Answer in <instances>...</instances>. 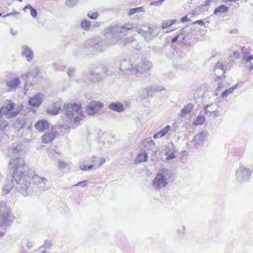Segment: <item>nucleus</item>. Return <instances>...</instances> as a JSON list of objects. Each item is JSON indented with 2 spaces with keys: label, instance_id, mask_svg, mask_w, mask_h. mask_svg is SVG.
I'll return each instance as SVG.
<instances>
[{
  "label": "nucleus",
  "instance_id": "obj_1",
  "mask_svg": "<svg viewBox=\"0 0 253 253\" xmlns=\"http://www.w3.org/2000/svg\"><path fill=\"white\" fill-rule=\"evenodd\" d=\"M133 24L129 23L119 26L118 24H112L106 27L104 30L106 40L105 42L97 40H89L87 43L91 45L95 51L101 52L106 49L107 47L121 44V40L126 35L127 31L133 28Z\"/></svg>",
  "mask_w": 253,
  "mask_h": 253
},
{
  "label": "nucleus",
  "instance_id": "obj_2",
  "mask_svg": "<svg viewBox=\"0 0 253 253\" xmlns=\"http://www.w3.org/2000/svg\"><path fill=\"white\" fill-rule=\"evenodd\" d=\"M9 166L12 171V177L19 186L17 187L24 196H27L30 191L29 183L31 176L28 175V168L24 161L21 158H16L10 162Z\"/></svg>",
  "mask_w": 253,
  "mask_h": 253
},
{
  "label": "nucleus",
  "instance_id": "obj_3",
  "mask_svg": "<svg viewBox=\"0 0 253 253\" xmlns=\"http://www.w3.org/2000/svg\"><path fill=\"white\" fill-rule=\"evenodd\" d=\"M63 109L66 115L71 122L70 125L63 126V127H64V128L67 129V131H68L71 127H73L72 123H77L83 119L84 116L81 111V106L77 105L76 103L65 104Z\"/></svg>",
  "mask_w": 253,
  "mask_h": 253
},
{
  "label": "nucleus",
  "instance_id": "obj_4",
  "mask_svg": "<svg viewBox=\"0 0 253 253\" xmlns=\"http://www.w3.org/2000/svg\"><path fill=\"white\" fill-rule=\"evenodd\" d=\"M107 71L105 66L92 65L89 69V75L87 80L92 83L100 82L105 78Z\"/></svg>",
  "mask_w": 253,
  "mask_h": 253
},
{
  "label": "nucleus",
  "instance_id": "obj_5",
  "mask_svg": "<svg viewBox=\"0 0 253 253\" xmlns=\"http://www.w3.org/2000/svg\"><path fill=\"white\" fill-rule=\"evenodd\" d=\"M14 220L13 216L10 213V208L6 203L0 202V226H10Z\"/></svg>",
  "mask_w": 253,
  "mask_h": 253
},
{
  "label": "nucleus",
  "instance_id": "obj_6",
  "mask_svg": "<svg viewBox=\"0 0 253 253\" xmlns=\"http://www.w3.org/2000/svg\"><path fill=\"white\" fill-rule=\"evenodd\" d=\"M6 85L8 87L10 91L16 90L20 84L19 77L16 76L11 73H7L4 79Z\"/></svg>",
  "mask_w": 253,
  "mask_h": 253
},
{
  "label": "nucleus",
  "instance_id": "obj_7",
  "mask_svg": "<svg viewBox=\"0 0 253 253\" xmlns=\"http://www.w3.org/2000/svg\"><path fill=\"white\" fill-rule=\"evenodd\" d=\"M251 170L244 166H241L235 172L236 180L240 182H247L250 179Z\"/></svg>",
  "mask_w": 253,
  "mask_h": 253
},
{
  "label": "nucleus",
  "instance_id": "obj_8",
  "mask_svg": "<svg viewBox=\"0 0 253 253\" xmlns=\"http://www.w3.org/2000/svg\"><path fill=\"white\" fill-rule=\"evenodd\" d=\"M153 67L152 63L148 60L141 59L133 68V72L143 75L147 73Z\"/></svg>",
  "mask_w": 253,
  "mask_h": 253
},
{
  "label": "nucleus",
  "instance_id": "obj_9",
  "mask_svg": "<svg viewBox=\"0 0 253 253\" xmlns=\"http://www.w3.org/2000/svg\"><path fill=\"white\" fill-rule=\"evenodd\" d=\"M104 104L99 101H92L89 103L86 109V113L89 116H93L98 113L103 107Z\"/></svg>",
  "mask_w": 253,
  "mask_h": 253
},
{
  "label": "nucleus",
  "instance_id": "obj_10",
  "mask_svg": "<svg viewBox=\"0 0 253 253\" xmlns=\"http://www.w3.org/2000/svg\"><path fill=\"white\" fill-rule=\"evenodd\" d=\"M137 32L143 37L146 41H148L153 35V29L149 25H143L141 28L137 29Z\"/></svg>",
  "mask_w": 253,
  "mask_h": 253
},
{
  "label": "nucleus",
  "instance_id": "obj_11",
  "mask_svg": "<svg viewBox=\"0 0 253 253\" xmlns=\"http://www.w3.org/2000/svg\"><path fill=\"white\" fill-rule=\"evenodd\" d=\"M134 67L129 59H124L122 60L120 64V70L122 75H126L127 72L133 71Z\"/></svg>",
  "mask_w": 253,
  "mask_h": 253
},
{
  "label": "nucleus",
  "instance_id": "obj_12",
  "mask_svg": "<svg viewBox=\"0 0 253 253\" xmlns=\"http://www.w3.org/2000/svg\"><path fill=\"white\" fill-rule=\"evenodd\" d=\"M168 182L165 179L163 178L161 175L157 174L153 181V185L155 189L159 190L165 187Z\"/></svg>",
  "mask_w": 253,
  "mask_h": 253
},
{
  "label": "nucleus",
  "instance_id": "obj_13",
  "mask_svg": "<svg viewBox=\"0 0 253 253\" xmlns=\"http://www.w3.org/2000/svg\"><path fill=\"white\" fill-rule=\"evenodd\" d=\"M44 98V95L43 94L37 93L33 97L29 99L28 104L32 107H38L42 104Z\"/></svg>",
  "mask_w": 253,
  "mask_h": 253
},
{
  "label": "nucleus",
  "instance_id": "obj_14",
  "mask_svg": "<svg viewBox=\"0 0 253 253\" xmlns=\"http://www.w3.org/2000/svg\"><path fill=\"white\" fill-rule=\"evenodd\" d=\"M31 180L36 184H38L40 187L42 188V190L45 191L48 190V187L45 186L47 180L43 177H41L37 174L33 175Z\"/></svg>",
  "mask_w": 253,
  "mask_h": 253
},
{
  "label": "nucleus",
  "instance_id": "obj_15",
  "mask_svg": "<svg viewBox=\"0 0 253 253\" xmlns=\"http://www.w3.org/2000/svg\"><path fill=\"white\" fill-rule=\"evenodd\" d=\"M15 107V104L10 100H6L5 102L4 105L0 108L3 114L5 115H8L13 111H14Z\"/></svg>",
  "mask_w": 253,
  "mask_h": 253
},
{
  "label": "nucleus",
  "instance_id": "obj_16",
  "mask_svg": "<svg viewBox=\"0 0 253 253\" xmlns=\"http://www.w3.org/2000/svg\"><path fill=\"white\" fill-rule=\"evenodd\" d=\"M148 96L152 97L153 95V92L157 91L165 90V88L163 86H160L156 84H151L146 87L144 89Z\"/></svg>",
  "mask_w": 253,
  "mask_h": 253
},
{
  "label": "nucleus",
  "instance_id": "obj_17",
  "mask_svg": "<svg viewBox=\"0 0 253 253\" xmlns=\"http://www.w3.org/2000/svg\"><path fill=\"white\" fill-rule=\"evenodd\" d=\"M21 48V55L25 56L27 61H31L34 57L32 49L27 45H22Z\"/></svg>",
  "mask_w": 253,
  "mask_h": 253
},
{
  "label": "nucleus",
  "instance_id": "obj_18",
  "mask_svg": "<svg viewBox=\"0 0 253 253\" xmlns=\"http://www.w3.org/2000/svg\"><path fill=\"white\" fill-rule=\"evenodd\" d=\"M57 131H47L42 136V142L44 143L51 142L55 138Z\"/></svg>",
  "mask_w": 253,
  "mask_h": 253
},
{
  "label": "nucleus",
  "instance_id": "obj_19",
  "mask_svg": "<svg viewBox=\"0 0 253 253\" xmlns=\"http://www.w3.org/2000/svg\"><path fill=\"white\" fill-rule=\"evenodd\" d=\"M61 110V106L58 102H55L48 107L46 110V113L51 115H57Z\"/></svg>",
  "mask_w": 253,
  "mask_h": 253
},
{
  "label": "nucleus",
  "instance_id": "obj_20",
  "mask_svg": "<svg viewBox=\"0 0 253 253\" xmlns=\"http://www.w3.org/2000/svg\"><path fill=\"white\" fill-rule=\"evenodd\" d=\"M109 109L117 112H123L125 111V106L119 102H111L108 106Z\"/></svg>",
  "mask_w": 253,
  "mask_h": 253
},
{
  "label": "nucleus",
  "instance_id": "obj_21",
  "mask_svg": "<svg viewBox=\"0 0 253 253\" xmlns=\"http://www.w3.org/2000/svg\"><path fill=\"white\" fill-rule=\"evenodd\" d=\"M35 127L40 131H43L49 127V123L45 120L38 121L34 126Z\"/></svg>",
  "mask_w": 253,
  "mask_h": 253
},
{
  "label": "nucleus",
  "instance_id": "obj_22",
  "mask_svg": "<svg viewBox=\"0 0 253 253\" xmlns=\"http://www.w3.org/2000/svg\"><path fill=\"white\" fill-rule=\"evenodd\" d=\"M194 108L193 104L189 103L185 105L184 108L181 110L180 117L184 118L187 114H190Z\"/></svg>",
  "mask_w": 253,
  "mask_h": 253
},
{
  "label": "nucleus",
  "instance_id": "obj_23",
  "mask_svg": "<svg viewBox=\"0 0 253 253\" xmlns=\"http://www.w3.org/2000/svg\"><path fill=\"white\" fill-rule=\"evenodd\" d=\"M170 128L171 127L170 126H167L164 128L161 129L160 131L154 134L153 135V137L154 138H158L165 136L167 134V133L169 132V131L170 130Z\"/></svg>",
  "mask_w": 253,
  "mask_h": 253
},
{
  "label": "nucleus",
  "instance_id": "obj_24",
  "mask_svg": "<svg viewBox=\"0 0 253 253\" xmlns=\"http://www.w3.org/2000/svg\"><path fill=\"white\" fill-rule=\"evenodd\" d=\"M14 187V182L10 181L6 183L2 188V192L4 195L7 194Z\"/></svg>",
  "mask_w": 253,
  "mask_h": 253
},
{
  "label": "nucleus",
  "instance_id": "obj_25",
  "mask_svg": "<svg viewBox=\"0 0 253 253\" xmlns=\"http://www.w3.org/2000/svg\"><path fill=\"white\" fill-rule=\"evenodd\" d=\"M205 139V133L203 131L196 134L192 141H195L197 144H200Z\"/></svg>",
  "mask_w": 253,
  "mask_h": 253
},
{
  "label": "nucleus",
  "instance_id": "obj_26",
  "mask_svg": "<svg viewBox=\"0 0 253 253\" xmlns=\"http://www.w3.org/2000/svg\"><path fill=\"white\" fill-rule=\"evenodd\" d=\"M148 159V155L146 153L144 152L139 154L136 159L135 160V163L136 164L141 163L147 161Z\"/></svg>",
  "mask_w": 253,
  "mask_h": 253
},
{
  "label": "nucleus",
  "instance_id": "obj_27",
  "mask_svg": "<svg viewBox=\"0 0 253 253\" xmlns=\"http://www.w3.org/2000/svg\"><path fill=\"white\" fill-rule=\"evenodd\" d=\"M37 75H38V70H36L35 71L33 70V71L29 72L26 74L22 75L21 76V77L22 79H23L24 80H27L29 76H33L34 77H35ZM24 84H25V86L27 84V81H25V83H24Z\"/></svg>",
  "mask_w": 253,
  "mask_h": 253
},
{
  "label": "nucleus",
  "instance_id": "obj_28",
  "mask_svg": "<svg viewBox=\"0 0 253 253\" xmlns=\"http://www.w3.org/2000/svg\"><path fill=\"white\" fill-rule=\"evenodd\" d=\"M159 174L161 175L163 178L168 181L171 177V171L170 169H163Z\"/></svg>",
  "mask_w": 253,
  "mask_h": 253
},
{
  "label": "nucleus",
  "instance_id": "obj_29",
  "mask_svg": "<svg viewBox=\"0 0 253 253\" xmlns=\"http://www.w3.org/2000/svg\"><path fill=\"white\" fill-rule=\"evenodd\" d=\"M229 7L225 5H221L215 8L214 10V14L216 15L218 13H225L227 12Z\"/></svg>",
  "mask_w": 253,
  "mask_h": 253
},
{
  "label": "nucleus",
  "instance_id": "obj_30",
  "mask_svg": "<svg viewBox=\"0 0 253 253\" xmlns=\"http://www.w3.org/2000/svg\"><path fill=\"white\" fill-rule=\"evenodd\" d=\"M23 109V105H19L18 106L14 108V111H12L9 115V118H14L16 117Z\"/></svg>",
  "mask_w": 253,
  "mask_h": 253
},
{
  "label": "nucleus",
  "instance_id": "obj_31",
  "mask_svg": "<svg viewBox=\"0 0 253 253\" xmlns=\"http://www.w3.org/2000/svg\"><path fill=\"white\" fill-rule=\"evenodd\" d=\"M27 9H29L30 10L31 15L33 17L36 18L37 17L38 14L37 10L35 8H33L30 4H27L23 8L24 10H25Z\"/></svg>",
  "mask_w": 253,
  "mask_h": 253
},
{
  "label": "nucleus",
  "instance_id": "obj_32",
  "mask_svg": "<svg viewBox=\"0 0 253 253\" xmlns=\"http://www.w3.org/2000/svg\"><path fill=\"white\" fill-rule=\"evenodd\" d=\"M69 167V166L67 163L61 160L58 161V167L60 170H68Z\"/></svg>",
  "mask_w": 253,
  "mask_h": 253
},
{
  "label": "nucleus",
  "instance_id": "obj_33",
  "mask_svg": "<svg viewBox=\"0 0 253 253\" xmlns=\"http://www.w3.org/2000/svg\"><path fill=\"white\" fill-rule=\"evenodd\" d=\"M243 58L246 62V66L250 67L252 69H253V57L252 56H245Z\"/></svg>",
  "mask_w": 253,
  "mask_h": 253
},
{
  "label": "nucleus",
  "instance_id": "obj_34",
  "mask_svg": "<svg viewBox=\"0 0 253 253\" xmlns=\"http://www.w3.org/2000/svg\"><path fill=\"white\" fill-rule=\"evenodd\" d=\"M238 85V84H236L235 85H233L231 87H230L223 91L221 93V96L224 97L227 96L229 93H231L233 90L236 88L237 86Z\"/></svg>",
  "mask_w": 253,
  "mask_h": 253
},
{
  "label": "nucleus",
  "instance_id": "obj_35",
  "mask_svg": "<svg viewBox=\"0 0 253 253\" xmlns=\"http://www.w3.org/2000/svg\"><path fill=\"white\" fill-rule=\"evenodd\" d=\"M206 119L203 115L198 116L194 122L195 125H202L205 122Z\"/></svg>",
  "mask_w": 253,
  "mask_h": 253
},
{
  "label": "nucleus",
  "instance_id": "obj_36",
  "mask_svg": "<svg viewBox=\"0 0 253 253\" xmlns=\"http://www.w3.org/2000/svg\"><path fill=\"white\" fill-rule=\"evenodd\" d=\"M81 27L85 31H87L89 29L91 26L90 22L87 20H84L81 23Z\"/></svg>",
  "mask_w": 253,
  "mask_h": 253
},
{
  "label": "nucleus",
  "instance_id": "obj_37",
  "mask_svg": "<svg viewBox=\"0 0 253 253\" xmlns=\"http://www.w3.org/2000/svg\"><path fill=\"white\" fill-rule=\"evenodd\" d=\"M223 70H225L223 64L220 62H217L214 69V72L220 71V73L221 72V73H223Z\"/></svg>",
  "mask_w": 253,
  "mask_h": 253
},
{
  "label": "nucleus",
  "instance_id": "obj_38",
  "mask_svg": "<svg viewBox=\"0 0 253 253\" xmlns=\"http://www.w3.org/2000/svg\"><path fill=\"white\" fill-rule=\"evenodd\" d=\"M176 21V19L165 21L162 23V28L165 29L173 25Z\"/></svg>",
  "mask_w": 253,
  "mask_h": 253
},
{
  "label": "nucleus",
  "instance_id": "obj_39",
  "mask_svg": "<svg viewBox=\"0 0 253 253\" xmlns=\"http://www.w3.org/2000/svg\"><path fill=\"white\" fill-rule=\"evenodd\" d=\"M241 52L244 55L243 57L246 56H249L248 55L250 54L251 48L249 46H244L242 47Z\"/></svg>",
  "mask_w": 253,
  "mask_h": 253
},
{
  "label": "nucleus",
  "instance_id": "obj_40",
  "mask_svg": "<svg viewBox=\"0 0 253 253\" xmlns=\"http://www.w3.org/2000/svg\"><path fill=\"white\" fill-rule=\"evenodd\" d=\"M78 1L79 0H67L65 3L68 6L73 7L77 4Z\"/></svg>",
  "mask_w": 253,
  "mask_h": 253
},
{
  "label": "nucleus",
  "instance_id": "obj_41",
  "mask_svg": "<svg viewBox=\"0 0 253 253\" xmlns=\"http://www.w3.org/2000/svg\"><path fill=\"white\" fill-rule=\"evenodd\" d=\"M174 151L175 148L173 143H172L171 142L169 143L168 144V146L166 147V152H174Z\"/></svg>",
  "mask_w": 253,
  "mask_h": 253
},
{
  "label": "nucleus",
  "instance_id": "obj_42",
  "mask_svg": "<svg viewBox=\"0 0 253 253\" xmlns=\"http://www.w3.org/2000/svg\"><path fill=\"white\" fill-rule=\"evenodd\" d=\"M165 155L166 156H167L166 159L168 160H172L175 158V155L174 152H165Z\"/></svg>",
  "mask_w": 253,
  "mask_h": 253
},
{
  "label": "nucleus",
  "instance_id": "obj_43",
  "mask_svg": "<svg viewBox=\"0 0 253 253\" xmlns=\"http://www.w3.org/2000/svg\"><path fill=\"white\" fill-rule=\"evenodd\" d=\"M212 105V104L211 105V106ZM210 106L208 105L206 106V107L205 108V109H204L205 113L207 115H208L209 114H213L215 116H217V112L216 111H210L209 109V108H210Z\"/></svg>",
  "mask_w": 253,
  "mask_h": 253
},
{
  "label": "nucleus",
  "instance_id": "obj_44",
  "mask_svg": "<svg viewBox=\"0 0 253 253\" xmlns=\"http://www.w3.org/2000/svg\"><path fill=\"white\" fill-rule=\"evenodd\" d=\"M8 123L7 121L4 120H0V128L3 129L8 126Z\"/></svg>",
  "mask_w": 253,
  "mask_h": 253
},
{
  "label": "nucleus",
  "instance_id": "obj_45",
  "mask_svg": "<svg viewBox=\"0 0 253 253\" xmlns=\"http://www.w3.org/2000/svg\"><path fill=\"white\" fill-rule=\"evenodd\" d=\"M87 16L91 19H96L98 16V14L97 12H90L87 14Z\"/></svg>",
  "mask_w": 253,
  "mask_h": 253
},
{
  "label": "nucleus",
  "instance_id": "obj_46",
  "mask_svg": "<svg viewBox=\"0 0 253 253\" xmlns=\"http://www.w3.org/2000/svg\"><path fill=\"white\" fill-rule=\"evenodd\" d=\"M135 41V39L134 37L131 36L130 37L127 38L125 39V42L124 43V44L128 43H132Z\"/></svg>",
  "mask_w": 253,
  "mask_h": 253
},
{
  "label": "nucleus",
  "instance_id": "obj_47",
  "mask_svg": "<svg viewBox=\"0 0 253 253\" xmlns=\"http://www.w3.org/2000/svg\"><path fill=\"white\" fill-rule=\"evenodd\" d=\"M75 72V70L74 69H73V68H70L68 69L67 74L69 77H71L74 76Z\"/></svg>",
  "mask_w": 253,
  "mask_h": 253
},
{
  "label": "nucleus",
  "instance_id": "obj_48",
  "mask_svg": "<svg viewBox=\"0 0 253 253\" xmlns=\"http://www.w3.org/2000/svg\"><path fill=\"white\" fill-rule=\"evenodd\" d=\"M19 13L18 11H17L15 9H13L12 10V12L8 13L4 15V16H3V17H7V16H10V15H16Z\"/></svg>",
  "mask_w": 253,
  "mask_h": 253
},
{
  "label": "nucleus",
  "instance_id": "obj_49",
  "mask_svg": "<svg viewBox=\"0 0 253 253\" xmlns=\"http://www.w3.org/2000/svg\"><path fill=\"white\" fill-rule=\"evenodd\" d=\"M20 146L17 145L15 147L12 148V152L13 154H17L20 152Z\"/></svg>",
  "mask_w": 253,
  "mask_h": 253
},
{
  "label": "nucleus",
  "instance_id": "obj_50",
  "mask_svg": "<svg viewBox=\"0 0 253 253\" xmlns=\"http://www.w3.org/2000/svg\"><path fill=\"white\" fill-rule=\"evenodd\" d=\"M229 58L231 59L233 58H234L235 59H238L240 58V54L238 52H234L232 55H230L229 56Z\"/></svg>",
  "mask_w": 253,
  "mask_h": 253
},
{
  "label": "nucleus",
  "instance_id": "obj_51",
  "mask_svg": "<svg viewBox=\"0 0 253 253\" xmlns=\"http://www.w3.org/2000/svg\"><path fill=\"white\" fill-rule=\"evenodd\" d=\"M52 245V242L50 240H46L44 241V246L46 248H50Z\"/></svg>",
  "mask_w": 253,
  "mask_h": 253
},
{
  "label": "nucleus",
  "instance_id": "obj_52",
  "mask_svg": "<svg viewBox=\"0 0 253 253\" xmlns=\"http://www.w3.org/2000/svg\"><path fill=\"white\" fill-rule=\"evenodd\" d=\"M137 13V9H136V8H131L130 9H129V12L128 13V15H133L136 13Z\"/></svg>",
  "mask_w": 253,
  "mask_h": 253
},
{
  "label": "nucleus",
  "instance_id": "obj_53",
  "mask_svg": "<svg viewBox=\"0 0 253 253\" xmlns=\"http://www.w3.org/2000/svg\"><path fill=\"white\" fill-rule=\"evenodd\" d=\"M87 180H84L81 182H79L77 184H76L74 186H79L81 185L82 187H84L87 184Z\"/></svg>",
  "mask_w": 253,
  "mask_h": 253
},
{
  "label": "nucleus",
  "instance_id": "obj_54",
  "mask_svg": "<svg viewBox=\"0 0 253 253\" xmlns=\"http://www.w3.org/2000/svg\"><path fill=\"white\" fill-rule=\"evenodd\" d=\"M169 48H172L171 52L169 53H166V55L169 58H171L172 57V56L173 55V53H174L173 46L171 47H169Z\"/></svg>",
  "mask_w": 253,
  "mask_h": 253
},
{
  "label": "nucleus",
  "instance_id": "obj_55",
  "mask_svg": "<svg viewBox=\"0 0 253 253\" xmlns=\"http://www.w3.org/2000/svg\"><path fill=\"white\" fill-rule=\"evenodd\" d=\"M220 73V71H218L217 72H214L215 75L216 76V77H217L219 79L221 78V77L224 75L225 73V70H223V73Z\"/></svg>",
  "mask_w": 253,
  "mask_h": 253
},
{
  "label": "nucleus",
  "instance_id": "obj_56",
  "mask_svg": "<svg viewBox=\"0 0 253 253\" xmlns=\"http://www.w3.org/2000/svg\"><path fill=\"white\" fill-rule=\"evenodd\" d=\"M162 3H163L160 1V0H159L155 1L153 2H151V4L154 5L155 6H160V5H162Z\"/></svg>",
  "mask_w": 253,
  "mask_h": 253
},
{
  "label": "nucleus",
  "instance_id": "obj_57",
  "mask_svg": "<svg viewBox=\"0 0 253 253\" xmlns=\"http://www.w3.org/2000/svg\"><path fill=\"white\" fill-rule=\"evenodd\" d=\"M194 23V24H198V25H199L200 26H204L205 25V23L202 20H197Z\"/></svg>",
  "mask_w": 253,
  "mask_h": 253
},
{
  "label": "nucleus",
  "instance_id": "obj_58",
  "mask_svg": "<svg viewBox=\"0 0 253 253\" xmlns=\"http://www.w3.org/2000/svg\"><path fill=\"white\" fill-rule=\"evenodd\" d=\"M99 160L100 161V162L99 163V164L98 165V167H100L106 161V160L104 158H100Z\"/></svg>",
  "mask_w": 253,
  "mask_h": 253
},
{
  "label": "nucleus",
  "instance_id": "obj_59",
  "mask_svg": "<svg viewBox=\"0 0 253 253\" xmlns=\"http://www.w3.org/2000/svg\"><path fill=\"white\" fill-rule=\"evenodd\" d=\"M64 68V67H60L59 66H57L56 64H54V68L57 70L62 71L63 70V68Z\"/></svg>",
  "mask_w": 253,
  "mask_h": 253
},
{
  "label": "nucleus",
  "instance_id": "obj_60",
  "mask_svg": "<svg viewBox=\"0 0 253 253\" xmlns=\"http://www.w3.org/2000/svg\"><path fill=\"white\" fill-rule=\"evenodd\" d=\"M136 8L137 9V13L144 11V8L143 7V6H140Z\"/></svg>",
  "mask_w": 253,
  "mask_h": 253
},
{
  "label": "nucleus",
  "instance_id": "obj_61",
  "mask_svg": "<svg viewBox=\"0 0 253 253\" xmlns=\"http://www.w3.org/2000/svg\"><path fill=\"white\" fill-rule=\"evenodd\" d=\"M179 38V36H176L174 37H173L171 40V42L174 43L178 41V39Z\"/></svg>",
  "mask_w": 253,
  "mask_h": 253
},
{
  "label": "nucleus",
  "instance_id": "obj_62",
  "mask_svg": "<svg viewBox=\"0 0 253 253\" xmlns=\"http://www.w3.org/2000/svg\"><path fill=\"white\" fill-rule=\"evenodd\" d=\"M184 34V29H181L180 32L178 34V36H179V39L181 38V37L183 36Z\"/></svg>",
  "mask_w": 253,
  "mask_h": 253
},
{
  "label": "nucleus",
  "instance_id": "obj_63",
  "mask_svg": "<svg viewBox=\"0 0 253 253\" xmlns=\"http://www.w3.org/2000/svg\"><path fill=\"white\" fill-rule=\"evenodd\" d=\"M188 20V19L187 18V15H185V16L183 17L182 18H181V21L182 22H185L187 21Z\"/></svg>",
  "mask_w": 253,
  "mask_h": 253
},
{
  "label": "nucleus",
  "instance_id": "obj_64",
  "mask_svg": "<svg viewBox=\"0 0 253 253\" xmlns=\"http://www.w3.org/2000/svg\"><path fill=\"white\" fill-rule=\"evenodd\" d=\"M27 247L29 249H30L33 246V244H32V243L31 242H28L27 243V245H26Z\"/></svg>",
  "mask_w": 253,
  "mask_h": 253
}]
</instances>
